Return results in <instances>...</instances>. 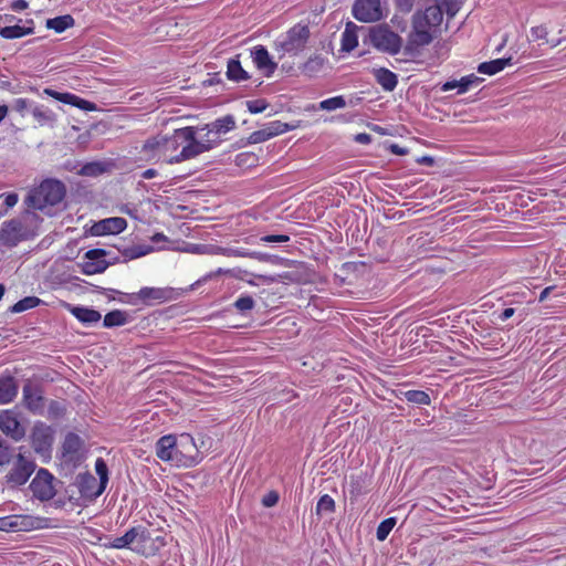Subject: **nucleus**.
Here are the masks:
<instances>
[{
  "instance_id": "obj_4",
  "label": "nucleus",
  "mask_w": 566,
  "mask_h": 566,
  "mask_svg": "<svg viewBox=\"0 0 566 566\" xmlns=\"http://www.w3.org/2000/svg\"><path fill=\"white\" fill-rule=\"evenodd\" d=\"M32 216L33 214L27 210L19 217L3 221L0 227V244L7 248H13L20 242L33 238L35 232L28 226V219Z\"/></svg>"
},
{
  "instance_id": "obj_38",
  "label": "nucleus",
  "mask_w": 566,
  "mask_h": 566,
  "mask_svg": "<svg viewBox=\"0 0 566 566\" xmlns=\"http://www.w3.org/2000/svg\"><path fill=\"white\" fill-rule=\"evenodd\" d=\"M42 301L36 296H27L18 301L12 307V313H21L31 308L36 307Z\"/></svg>"
},
{
  "instance_id": "obj_28",
  "label": "nucleus",
  "mask_w": 566,
  "mask_h": 566,
  "mask_svg": "<svg viewBox=\"0 0 566 566\" xmlns=\"http://www.w3.org/2000/svg\"><path fill=\"white\" fill-rule=\"evenodd\" d=\"M432 35L428 28L420 21L413 20V32L411 33V42L418 46H424L430 44Z\"/></svg>"
},
{
  "instance_id": "obj_36",
  "label": "nucleus",
  "mask_w": 566,
  "mask_h": 566,
  "mask_svg": "<svg viewBox=\"0 0 566 566\" xmlns=\"http://www.w3.org/2000/svg\"><path fill=\"white\" fill-rule=\"evenodd\" d=\"M94 486H96L95 476H93L90 473L78 475V489H80L81 494H83L85 496L96 497L94 495V492H95V490H93Z\"/></svg>"
},
{
  "instance_id": "obj_64",
  "label": "nucleus",
  "mask_w": 566,
  "mask_h": 566,
  "mask_svg": "<svg viewBox=\"0 0 566 566\" xmlns=\"http://www.w3.org/2000/svg\"><path fill=\"white\" fill-rule=\"evenodd\" d=\"M514 313L515 310L513 307H507L500 314L499 318L504 322L511 318L514 315Z\"/></svg>"
},
{
  "instance_id": "obj_1",
  "label": "nucleus",
  "mask_w": 566,
  "mask_h": 566,
  "mask_svg": "<svg viewBox=\"0 0 566 566\" xmlns=\"http://www.w3.org/2000/svg\"><path fill=\"white\" fill-rule=\"evenodd\" d=\"M181 136L185 140L184 148L168 159V164H178L196 158L197 156L211 150L218 143L219 136L214 135L207 125L205 127H182Z\"/></svg>"
},
{
  "instance_id": "obj_29",
  "label": "nucleus",
  "mask_w": 566,
  "mask_h": 566,
  "mask_svg": "<svg viewBox=\"0 0 566 566\" xmlns=\"http://www.w3.org/2000/svg\"><path fill=\"white\" fill-rule=\"evenodd\" d=\"M227 77L233 82H242L250 78L249 73L242 67L238 56L228 61Z\"/></svg>"
},
{
  "instance_id": "obj_16",
  "label": "nucleus",
  "mask_w": 566,
  "mask_h": 566,
  "mask_svg": "<svg viewBox=\"0 0 566 566\" xmlns=\"http://www.w3.org/2000/svg\"><path fill=\"white\" fill-rule=\"evenodd\" d=\"M0 430L14 441H20L25 436V429L11 411L0 412Z\"/></svg>"
},
{
  "instance_id": "obj_55",
  "label": "nucleus",
  "mask_w": 566,
  "mask_h": 566,
  "mask_svg": "<svg viewBox=\"0 0 566 566\" xmlns=\"http://www.w3.org/2000/svg\"><path fill=\"white\" fill-rule=\"evenodd\" d=\"M397 8L405 13H408L412 10L415 0H394Z\"/></svg>"
},
{
  "instance_id": "obj_44",
  "label": "nucleus",
  "mask_w": 566,
  "mask_h": 566,
  "mask_svg": "<svg viewBox=\"0 0 566 566\" xmlns=\"http://www.w3.org/2000/svg\"><path fill=\"white\" fill-rule=\"evenodd\" d=\"M335 511V501L328 494H324L319 497L316 504V513H333Z\"/></svg>"
},
{
  "instance_id": "obj_59",
  "label": "nucleus",
  "mask_w": 566,
  "mask_h": 566,
  "mask_svg": "<svg viewBox=\"0 0 566 566\" xmlns=\"http://www.w3.org/2000/svg\"><path fill=\"white\" fill-rule=\"evenodd\" d=\"M10 8L15 12L23 11L28 8V2L25 0H13Z\"/></svg>"
},
{
  "instance_id": "obj_40",
  "label": "nucleus",
  "mask_w": 566,
  "mask_h": 566,
  "mask_svg": "<svg viewBox=\"0 0 566 566\" xmlns=\"http://www.w3.org/2000/svg\"><path fill=\"white\" fill-rule=\"evenodd\" d=\"M347 105L345 98L343 96H334L327 99H324L319 103V108L323 111H335L338 108H344Z\"/></svg>"
},
{
  "instance_id": "obj_21",
  "label": "nucleus",
  "mask_w": 566,
  "mask_h": 566,
  "mask_svg": "<svg viewBox=\"0 0 566 566\" xmlns=\"http://www.w3.org/2000/svg\"><path fill=\"white\" fill-rule=\"evenodd\" d=\"M373 75L376 82L386 92H392L398 85L397 74L386 67L374 69Z\"/></svg>"
},
{
  "instance_id": "obj_11",
  "label": "nucleus",
  "mask_w": 566,
  "mask_h": 566,
  "mask_svg": "<svg viewBox=\"0 0 566 566\" xmlns=\"http://www.w3.org/2000/svg\"><path fill=\"white\" fill-rule=\"evenodd\" d=\"M172 289L169 287H142L138 293L130 294L129 298L125 301L132 305H137L140 301L145 305H153L155 303H163L171 298Z\"/></svg>"
},
{
  "instance_id": "obj_48",
  "label": "nucleus",
  "mask_w": 566,
  "mask_h": 566,
  "mask_svg": "<svg viewBox=\"0 0 566 566\" xmlns=\"http://www.w3.org/2000/svg\"><path fill=\"white\" fill-rule=\"evenodd\" d=\"M255 305V302L252 296L250 295H241L235 302L234 307L241 312L244 313L247 311H251Z\"/></svg>"
},
{
  "instance_id": "obj_63",
  "label": "nucleus",
  "mask_w": 566,
  "mask_h": 566,
  "mask_svg": "<svg viewBox=\"0 0 566 566\" xmlns=\"http://www.w3.org/2000/svg\"><path fill=\"white\" fill-rule=\"evenodd\" d=\"M390 151L395 155L403 156L408 153V150L397 144H392L389 147Z\"/></svg>"
},
{
  "instance_id": "obj_27",
  "label": "nucleus",
  "mask_w": 566,
  "mask_h": 566,
  "mask_svg": "<svg viewBox=\"0 0 566 566\" xmlns=\"http://www.w3.org/2000/svg\"><path fill=\"white\" fill-rule=\"evenodd\" d=\"M513 60L512 57L506 59H496L489 62H483L478 66V72L486 75H494L502 70H504L505 66L512 65Z\"/></svg>"
},
{
  "instance_id": "obj_3",
  "label": "nucleus",
  "mask_w": 566,
  "mask_h": 566,
  "mask_svg": "<svg viewBox=\"0 0 566 566\" xmlns=\"http://www.w3.org/2000/svg\"><path fill=\"white\" fill-rule=\"evenodd\" d=\"M66 195L65 185L56 179H44L38 187L32 188L25 205L35 210H44L60 203Z\"/></svg>"
},
{
  "instance_id": "obj_19",
  "label": "nucleus",
  "mask_w": 566,
  "mask_h": 566,
  "mask_svg": "<svg viewBox=\"0 0 566 566\" xmlns=\"http://www.w3.org/2000/svg\"><path fill=\"white\" fill-rule=\"evenodd\" d=\"M34 33L33 20H25L23 24L0 27V36L7 40L20 39L24 35Z\"/></svg>"
},
{
  "instance_id": "obj_47",
  "label": "nucleus",
  "mask_w": 566,
  "mask_h": 566,
  "mask_svg": "<svg viewBox=\"0 0 566 566\" xmlns=\"http://www.w3.org/2000/svg\"><path fill=\"white\" fill-rule=\"evenodd\" d=\"M482 81V78L478 77L474 74L463 76L461 77V80H459L460 90L458 91V93H465L471 86L479 85Z\"/></svg>"
},
{
  "instance_id": "obj_45",
  "label": "nucleus",
  "mask_w": 566,
  "mask_h": 566,
  "mask_svg": "<svg viewBox=\"0 0 566 566\" xmlns=\"http://www.w3.org/2000/svg\"><path fill=\"white\" fill-rule=\"evenodd\" d=\"M105 171V167L102 163L93 161L82 166L80 174L82 176L96 177Z\"/></svg>"
},
{
  "instance_id": "obj_32",
  "label": "nucleus",
  "mask_w": 566,
  "mask_h": 566,
  "mask_svg": "<svg viewBox=\"0 0 566 566\" xmlns=\"http://www.w3.org/2000/svg\"><path fill=\"white\" fill-rule=\"evenodd\" d=\"M95 471L96 474L99 476V483L96 486L94 495L99 496L105 491L108 482V468L106 462L102 458H98L95 461Z\"/></svg>"
},
{
  "instance_id": "obj_54",
  "label": "nucleus",
  "mask_w": 566,
  "mask_h": 566,
  "mask_svg": "<svg viewBox=\"0 0 566 566\" xmlns=\"http://www.w3.org/2000/svg\"><path fill=\"white\" fill-rule=\"evenodd\" d=\"M22 19L17 18L13 14H1L0 15V27L3 25H15L18 23H22Z\"/></svg>"
},
{
  "instance_id": "obj_35",
  "label": "nucleus",
  "mask_w": 566,
  "mask_h": 566,
  "mask_svg": "<svg viewBox=\"0 0 566 566\" xmlns=\"http://www.w3.org/2000/svg\"><path fill=\"white\" fill-rule=\"evenodd\" d=\"M23 530V517L19 515H10L0 517V531L19 532Z\"/></svg>"
},
{
  "instance_id": "obj_56",
  "label": "nucleus",
  "mask_w": 566,
  "mask_h": 566,
  "mask_svg": "<svg viewBox=\"0 0 566 566\" xmlns=\"http://www.w3.org/2000/svg\"><path fill=\"white\" fill-rule=\"evenodd\" d=\"M249 258L255 259L260 262H272L274 256L263 252L250 251Z\"/></svg>"
},
{
  "instance_id": "obj_12",
  "label": "nucleus",
  "mask_w": 566,
  "mask_h": 566,
  "mask_svg": "<svg viewBox=\"0 0 566 566\" xmlns=\"http://www.w3.org/2000/svg\"><path fill=\"white\" fill-rule=\"evenodd\" d=\"M353 15L361 22H376L382 19L381 0H355Z\"/></svg>"
},
{
  "instance_id": "obj_22",
  "label": "nucleus",
  "mask_w": 566,
  "mask_h": 566,
  "mask_svg": "<svg viewBox=\"0 0 566 566\" xmlns=\"http://www.w3.org/2000/svg\"><path fill=\"white\" fill-rule=\"evenodd\" d=\"M443 12L440 6L434 4L426 8L421 14H416L413 20L420 21L427 28L438 27L442 22Z\"/></svg>"
},
{
  "instance_id": "obj_62",
  "label": "nucleus",
  "mask_w": 566,
  "mask_h": 566,
  "mask_svg": "<svg viewBox=\"0 0 566 566\" xmlns=\"http://www.w3.org/2000/svg\"><path fill=\"white\" fill-rule=\"evenodd\" d=\"M355 140L359 144L367 145L371 142V136L366 133H360L355 136Z\"/></svg>"
},
{
  "instance_id": "obj_37",
  "label": "nucleus",
  "mask_w": 566,
  "mask_h": 566,
  "mask_svg": "<svg viewBox=\"0 0 566 566\" xmlns=\"http://www.w3.org/2000/svg\"><path fill=\"white\" fill-rule=\"evenodd\" d=\"M265 133H268L269 138H273L281 134H284L291 129L287 123H283L281 120H273L262 127Z\"/></svg>"
},
{
  "instance_id": "obj_2",
  "label": "nucleus",
  "mask_w": 566,
  "mask_h": 566,
  "mask_svg": "<svg viewBox=\"0 0 566 566\" xmlns=\"http://www.w3.org/2000/svg\"><path fill=\"white\" fill-rule=\"evenodd\" d=\"M192 450H197L193 438L190 434H182L180 440L172 434L161 437L156 443V455L166 462H176L184 465L193 463Z\"/></svg>"
},
{
  "instance_id": "obj_31",
  "label": "nucleus",
  "mask_w": 566,
  "mask_h": 566,
  "mask_svg": "<svg viewBox=\"0 0 566 566\" xmlns=\"http://www.w3.org/2000/svg\"><path fill=\"white\" fill-rule=\"evenodd\" d=\"M207 127L211 132H214V135L226 134L232 130L235 127V120L232 115H226L221 118H217L210 124H207Z\"/></svg>"
},
{
  "instance_id": "obj_9",
  "label": "nucleus",
  "mask_w": 566,
  "mask_h": 566,
  "mask_svg": "<svg viewBox=\"0 0 566 566\" xmlns=\"http://www.w3.org/2000/svg\"><path fill=\"white\" fill-rule=\"evenodd\" d=\"M53 482V474L48 469L41 468L36 471L35 476L29 485V489L36 500L41 502H48L52 500L56 494Z\"/></svg>"
},
{
  "instance_id": "obj_17",
  "label": "nucleus",
  "mask_w": 566,
  "mask_h": 566,
  "mask_svg": "<svg viewBox=\"0 0 566 566\" xmlns=\"http://www.w3.org/2000/svg\"><path fill=\"white\" fill-rule=\"evenodd\" d=\"M127 227V221L120 217H112L96 222L92 227L94 235L118 234Z\"/></svg>"
},
{
  "instance_id": "obj_15",
  "label": "nucleus",
  "mask_w": 566,
  "mask_h": 566,
  "mask_svg": "<svg viewBox=\"0 0 566 566\" xmlns=\"http://www.w3.org/2000/svg\"><path fill=\"white\" fill-rule=\"evenodd\" d=\"M106 255V251L103 249H92L85 253V261L82 264L83 273L87 275L102 273L108 266L109 262H107L104 258Z\"/></svg>"
},
{
  "instance_id": "obj_58",
  "label": "nucleus",
  "mask_w": 566,
  "mask_h": 566,
  "mask_svg": "<svg viewBox=\"0 0 566 566\" xmlns=\"http://www.w3.org/2000/svg\"><path fill=\"white\" fill-rule=\"evenodd\" d=\"M31 106V103L27 98H17L14 101V109L19 113H23L25 109H28Z\"/></svg>"
},
{
  "instance_id": "obj_33",
  "label": "nucleus",
  "mask_w": 566,
  "mask_h": 566,
  "mask_svg": "<svg viewBox=\"0 0 566 566\" xmlns=\"http://www.w3.org/2000/svg\"><path fill=\"white\" fill-rule=\"evenodd\" d=\"M128 322V314L125 311L114 310L104 316L103 325L106 328L123 326Z\"/></svg>"
},
{
  "instance_id": "obj_51",
  "label": "nucleus",
  "mask_w": 566,
  "mask_h": 566,
  "mask_svg": "<svg viewBox=\"0 0 566 566\" xmlns=\"http://www.w3.org/2000/svg\"><path fill=\"white\" fill-rule=\"evenodd\" d=\"M264 243H284L290 241V237L285 234H268L260 238Z\"/></svg>"
},
{
  "instance_id": "obj_57",
  "label": "nucleus",
  "mask_w": 566,
  "mask_h": 566,
  "mask_svg": "<svg viewBox=\"0 0 566 566\" xmlns=\"http://www.w3.org/2000/svg\"><path fill=\"white\" fill-rule=\"evenodd\" d=\"M3 196H4L3 205L6 206V211L10 208H13L19 200L18 195L14 192H10V193L3 195Z\"/></svg>"
},
{
  "instance_id": "obj_30",
  "label": "nucleus",
  "mask_w": 566,
  "mask_h": 566,
  "mask_svg": "<svg viewBox=\"0 0 566 566\" xmlns=\"http://www.w3.org/2000/svg\"><path fill=\"white\" fill-rule=\"evenodd\" d=\"M325 62L324 56L315 54L301 66V72L308 77H314L323 70Z\"/></svg>"
},
{
  "instance_id": "obj_61",
  "label": "nucleus",
  "mask_w": 566,
  "mask_h": 566,
  "mask_svg": "<svg viewBox=\"0 0 566 566\" xmlns=\"http://www.w3.org/2000/svg\"><path fill=\"white\" fill-rule=\"evenodd\" d=\"M454 88H458V91L460 90V84H459V81H457V80L448 81L441 86L442 92H448V91H451Z\"/></svg>"
},
{
  "instance_id": "obj_34",
  "label": "nucleus",
  "mask_w": 566,
  "mask_h": 566,
  "mask_svg": "<svg viewBox=\"0 0 566 566\" xmlns=\"http://www.w3.org/2000/svg\"><path fill=\"white\" fill-rule=\"evenodd\" d=\"M73 24L74 19L69 14L46 20V28L52 29L57 33H62L66 29L71 28Z\"/></svg>"
},
{
  "instance_id": "obj_6",
  "label": "nucleus",
  "mask_w": 566,
  "mask_h": 566,
  "mask_svg": "<svg viewBox=\"0 0 566 566\" xmlns=\"http://www.w3.org/2000/svg\"><path fill=\"white\" fill-rule=\"evenodd\" d=\"M310 34V28L306 24L297 23L274 41V50L282 53L281 56L297 55L305 49Z\"/></svg>"
},
{
  "instance_id": "obj_18",
  "label": "nucleus",
  "mask_w": 566,
  "mask_h": 566,
  "mask_svg": "<svg viewBox=\"0 0 566 566\" xmlns=\"http://www.w3.org/2000/svg\"><path fill=\"white\" fill-rule=\"evenodd\" d=\"M251 57L255 66L263 71L266 76L272 75L277 64L272 61L268 50L263 45H256L251 50Z\"/></svg>"
},
{
  "instance_id": "obj_14",
  "label": "nucleus",
  "mask_w": 566,
  "mask_h": 566,
  "mask_svg": "<svg viewBox=\"0 0 566 566\" xmlns=\"http://www.w3.org/2000/svg\"><path fill=\"white\" fill-rule=\"evenodd\" d=\"M149 539V532L144 526L130 527L123 536L109 538L104 544L106 548L123 549L129 548L135 542L140 544L146 543Z\"/></svg>"
},
{
  "instance_id": "obj_39",
  "label": "nucleus",
  "mask_w": 566,
  "mask_h": 566,
  "mask_svg": "<svg viewBox=\"0 0 566 566\" xmlns=\"http://www.w3.org/2000/svg\"><path fill=\"white\" fill-rule=\"evenodd\" d=\"M406 400L416 405H430V396L423 390H408L405 392Z\"/></svg>"
},
{
  "instance_id": "obj_42",
  "label": "nucleus",
  "mask_w": 566,
  "mask_h": 566,
  "mask_svg": "<svg viewBox=\"0 0 566 566\" xmlns=\"http://www.w3.org/2000/svg\"><path fill=\"white\" fill-rule=\"evenodd\" d=\"M395 525H396L395 517H389V518L384 520L377 527V531H376L377 539L380 542L385 541L388 537L389 533L391 532V530L394 528Z\"/></svg>"
},
{
  "instance_id": "obj_60",
  "label": "nucleus",
  "mask_w": 566,
  "mask_h": 566,
  "mask_svg": "<svg viewBox=\"0 0 566 566\" xmlns=\"http://www.w3.org/2000/svg\"><path fill=\"white\" fill-rule=\"evenodd\" d=\"M227 254L232 256L249 258L250 251L245 249H230L228 250Z\"/></svg>"
},
{
  "instance_id": "obj_49",
  "label": "nucleus",
  "mask_w": 566,
  "mask_h": 566,
  "mask_svg": "<svg viewBox=\"0 0 566 566\" xmlns=\"http://www.w3.org/2000/svg\"><path fill=\"white\" fill-rule=\"evenodd\" d=\"M248 111L252 114H259L266 109L268 103L265 99H251L247 102Z\"/></svg>"
},
{
  "instance_id": "obj_7",
  "label": "nucleus",
  "mask_w": 566,
  "mask_h": 566,
  "mask_svg": "<svg viewBox=\"0 0 566 566\" xmlns=\"http://www.w3.org/2000/svg\"><path fill=\"white\" fill-rule=\"evenodd\" d=\"M370 44L379 52L396 55L402 48V39L386 23L374 25L369 29Z\"/></svg>"
},
{
  "instance_id": "obj_25",
  "label": "nucleus",
  "mask_w": 566,
  "mask_h": 566,
  "mask_svg": "<svg viewBox=\"0 0 566 566\" xmlns=\"http://www.w3.org/2000/svg\"><path fill=\"white\" fill-rule=\"evenodd\" d=\"M70 311L74 317L86 325L95 324L102 318V315L98 311L84 306H73Z\"/></svg>"
},
{
  "instance_id": "obj_52",
  "label": "nucleus",
  "mask_w": 566,
  "mask_h": 566,
  "mask_svg": "<svg viewBox=\"0 0 566 566\" xmlns=\"http://www.w3.org/2000/svg\"><path fill=\"white\" fill-rule=\"evenodd\" d=\"M279 493L276 491H270L262 497V504L265 507H272L279 502Z\"/></svg>"
},
{
  "instance_id": "obj_53",
  "label": "nucleus",
  "mask_w": 566,
  "mask_h": 566,
  "mask_svg": "<svg viewBox=\"0 0 566 566\" xmlns=\"http://www.w3.org/2000/svg\"><path fill=\"white\" fill-rule=\"evenodd\" d=\"M531 36L533 41L545 40L547 36V29L544 25L533 27L531 29Z\"/></svg>"
},
{
  "instance_id": "obj_23",
  "label": "nucleus",
  "mask_w": 566,
  "mask_h": 566,
  "mask_svg": "<svg viewBox=\"0 0 566 566\" xmlns=\"http://www.w3.org/2000/svg\"><path fill=\"white\" fill-rule=\"evenodd\" d=\"M18 395V384L14 377L3 376L0 377V403H9Z\"/></svg>"
},
{
  "instance_id": "obj_8",
  "label": "nucleus",
  "mask_w": 566,
  "mask_h": 566,
  "mask_svg": "<svg viewBox=\"0 0 566 566\" xmlns=\"http://www.w3.org/2000/svg\"><path fill=\"white\" fill-rule=\"evenodd\" d=\"M8 472L2 479L3 485L14 490L23 486L36 469V463L22 453H18Z\"/></svg>"
},
{
  "instance_id": "obj_50",
  "label": "nucleus",
  "mask_w": 566,
  "mask_h": 566,
  "mask_svg": "<svg viewBox=\"0 0 566 566\" xmlns=\"http://www.w3.org/2000/svg\"><path fill=\"white\" fill-rule=\"evenodd\" d=\"M270 138L268 136V133H265L264 129L261 128V129L255 130L250 134V136L248 137V143L249 144H260V143L266 142Z\"/></svg>"
},
{
  "instance_id": "obj_13",
  "label": "nucleus",
  "mask_w": 566,
  "mask_h": 566,
  "mask_svg": "<svg viewBox=\"0 0 566 566\" xmlns=\"http://www.w3.org/2000/svg\"><path fill=\"white\" fill-rule=\"evenodd\" d=\"M30 439L35 453H49L54 440V430L44 422H36L33 426Z\"/></svg>"
},
{
  "instance_id": "obj_41",
  "label": "nucleus",
  "mask_w": 566,
  "mask_h": 566,
  "mask_svg": "<svg viewBox=\"0 0 566 566\" xmlns=\"http://www.w3.org/2000/svg\"><path fill=\"white\" fill-rule=\"evenodd\" d=\"M150 251H151V248L143 247V245H134V247L126 248L122 252V254H123L125 261H128V260H134V259L144 256L147 253H149Z\"/></svg>"
},
{
  "instance_id": "obj_5",
  "label": "nucleus",
  "mask_w": 566,
  "mask_h": 566,
  "mask_svg": "<svg viewBox=\"0 0 566 566\" xmlns=\"http://www.w3.org/2000/svg\"><path fill=\"white\" fill-rule=\"evenodd\" d=\"M181 132L182 128H179L175 129L170 136L157 135L148 138L144 143L142 150L151 157L164 158L168 163V159L171 157L169 156L170 154L176 153L179 148H184L185 140Z\"/></svg>"
},
{
  "instance_id": "obj_10",
  "label": "nucleus",
  "mask_w": 566,
  "mask_h": 566,
  "mask_svg": "<svg viewBox=\"0 0 566 566\" xmlns=\"http://www.w3.org/2000/svg\"><path fill=\"white\" fill-rule=\"evenodd\" d=\"M23 406L33 415H42L45 408V398L42 386L27 380L22 388Z\"/></svg>"
},
{
  "instance_id": "obj_43",
  "label": "nucleus",
  "mask_w": 566,
  "mask_h": 566,
  "mask_svg": "<svg viewBox=\"0 0 566 566\" xmlns=\"http://www.w3.org/2000/svg\"><path fill=\"white\" fill-rule=\"evenodd\" d=\"M82 441L75 433H67L63 442V451L65 453H75L81 449Z\"/></svg>"
},
{
  "instance_id": "obj_26",
  "label": "nucleus",
  "mask_w": 566,
  "mask_h": 566,
  "mask_svg": "<svg viewBox=\"0 0 566 566\" xmlns=\"http://www.w3.org/2000/svg\"><path fill=\"white\" fill-rule=\"evenodd\" d=\"M32 115L41 126L53 127L56 123L55 113L44 105H35L32 108Z\"/></svg>"
},
{
  "instance_id": "obj_24",
  "label": "nucleus",
  "mask_w": 566,
  "mask_h": 566,
  "mask_svg": "<svg viewBox=\"0 0 566 566\" xmlns=\"http://www.w3.org/2000/svg\"><path fill=\"white\" fill-rule=\"evenodd\" d=\"M358 27L348 22L345 27V30L342 33L340 48L344 52H350L358 45V35H357Z\"/></svg>"
},
{
  "instance_id": "obj_46",
  "label": "nucleus",
  "mask_w": 566,
  "mask_h": 566,
  "mask_svg": "<svg viewBox=\"0 0 566 566\" xmlns=\"http://www.w3.org/2000/svg\"><path fill=\"white\" fill-rule=\"evenodd\" d=\"M14 457L13 448L6 441L0 440V467L9 464Z\"/></svg>"
},
{
  "instance_id": "obj_20",
  "label": "nucleus",
  "mask_w": 566,
  "mask_h": 566,
  "mask_svg": "<svg viewBox=\"0 0 566 566\" xmlns=\"http://www.w3.org/2000/svg\"><path fill=\"white\" fill-rule=\"evenodd\" d=\"M43 94L55 98L59 102L64 104L76 106L84 111H91L94 108L93 104L88 101H85L72 93H60L52 88H44Z\"/></svg>"
}]
</instances>
